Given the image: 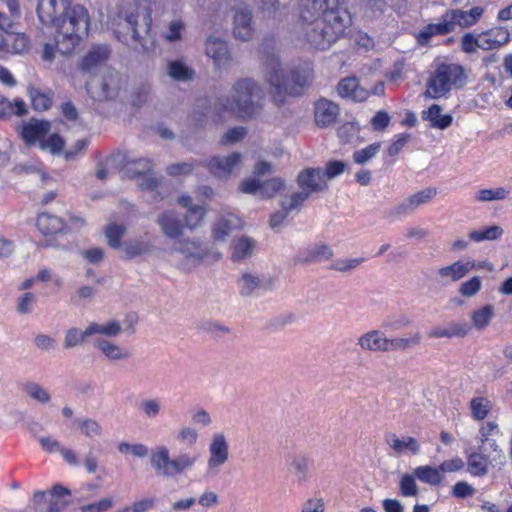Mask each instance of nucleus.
I'll list each match as a JSON object with an SVG mask.
<instances>
[{
	"label": "nucleus",
	"instance_id": "nucleus-52",
	"mask_svg": "<svg viewBox=\"0 0 512 512\" xmlns=\"http://www.w3.org/2000/svg\"><path fill=\"white\" fill-rule=\"evenodd\" d=\"M510 191L505 187H497L492 189H480L475 194L477 202H491L505 200L509 197Z\"/></svg>",
	"mask_w": 512,
	"mask_h": 512
},
{
	"label": "nucleus",
	"instance_id": "nucleus-51",
	"mask_svg": "<svg viewBox=\"0 0 512 512\" xmlns=\"http://www.w3.org/2000/svg\"><path fill=\"white\" fill-rule=\"evenodd\" d=\"M185 31V23L181 19L169 21L161 31V37L169 42H179L182 40V34Z\"/></svg>",
	"mask_w": 512,
	"mask_h": 512
},
{
	"label": "nucleus",
	"instance_id": "nucleus-49",
	"mask_svg": "<svg viewBox=\"0 0 512 512\" xmlns=\"http://www.w3.org/2000/svg\"><path fill=\"white\" fill-rule=\"evenodd\" d=\"M88 327L90 336L99 334L105 337H117L122 331L121 323L118 320H110L104 323L90 322Z\"/></svg>",
	"mask_w": 512,
	"mask_h": 512
},
{
	"label": "nucleus",
	"instance_id": "nucleus-17",
	"mask_svg": "<svg viewBox=\"0 0 512 512\" xmlns=\"http://www.w3.org/2000/svg\"><path fill=\"white\" fill-rule=\"evenodd\" d=\"M72 6L67 0H40L37 14L42 24L54 27Z\"/></svg>",
	"mask_w": 512,
	"mask_h": 512
},
{
	"label": "nucleus",
	"instance_id": "nucleus-25",
	"mask_svg": "<svg viewBox=\"0 0 512 512\" xmlns=\"http://www.w3.org/2000/svg\"><path fill=\"white\" fill-rule=\"evenodd\" d=\"M171 458L170 450L166 445H157L152 449L149 464L156 476L169 479Z\"/></svg>",
	"mask_w": 512,
	"mask_h": 512
},
{
	"label": "nucleus",
	"instance_id": "nucleus-54",
	"mask_svg": "<svg viewBox=\"0 0 512 512\" xmlns=\"http://www.w3.org/2000/svg\"><path fill=\"white\" fill-rule=\"evenodd\" d=\"M492 409V402L485 397H474L470 401V410L472 417L477 420H483Z\"/></svg>",
	"mask_w": 512,
	"mask_h": 512
},
{
	"label": "nucleus",
	"instance_id": "nucleus-27",
	"mask_svg": "<svg viewBox=\"0 0 512 512\" xmlns=\"http://www.w3.org/2000/svg\"><path fill=\"white\" fill-rule=\"evenodd\" d=\"M445 13L448 17V20L451 22V26L453 27L454 31L456 26L466 28L476 24L482 17L484 9L480 6H476L468 11L461 9H450Z\"/></svg>",
	"mask_w": 512,
	"mask_h": 512
},
{
	"label": "nucleus",
	"instance_id": "nucleus-5",
	"mask_svg": "<svg viewBox=\"0 0 512 512\" xmlns=\"http://www.w3.org/2000/svg\"><path fill=\"white\" fill-rule=\"evenodd\" d=\"M465 83L464 69L455 63H442L430 77L425 95L429 98H440L448 94L452 88H461Z\"/></svg>",
	"mask_w": 512,
	"mask_h": 512
},
{
	"label": "nucleus",
	"instance_id": "nucleus-24",
	"mask_svg": "<svg viewBox=\"0 0 512 512\" xmlns=\"http://www.w3.org/2000/svg\"><path fill=\"white\" fill-rule=\"evenodd\" d=\"M122 249L128 259L150 254L154 250V236L149 232H145L138 237L126 241Z\"/></svg>",
	"mask_w": 512,
	"mask_h": 512
},
{
	"label": "nucleus",
	"instance_id": "nucleus-31",
	"mask_svg": "<svg viewBox=\"0 0 512 512\" xmlns=\"http://www.w3.org/2000/svg\"><path fill=\"white\" fill-rule=\"evenodd\" d=\"M453 32L451 22L448 20L446 13H444L438 23H431L425 25L417 34V40L421 45L428 44L430 39L438 35H446Z\"/></svg>",
	"mask_w": 512,
	"mask_h": 512
},
{
	"label": "nucleus",
	"instance_id": "nucleus-63",
	"mask_svg": "<svg viewBox=\"0 0 512 512\" xmlns=\"http://www.w3.org/2000/svg\"><path fill=\"white\" fill-rule=\"evenodd\" d=\"M126 232V226L110 224L106 227L105 234L110 247L118 249L121 247V238Z\"/></svg>",
	"mask_w": 512,
	"mask_h": 512
},
{
	"label": "nucleus",
	"instance_id": "nucleus-60",
	"mask_svg": "<svg viewBox=\"0 0 512 512\" xmlns=\"http://www.w3.org/2000/svg\"><path fill=\"white\" fill-rule=\"evenodd\" d=\"M482 288V279L480 276H473L463 281L458 286V293L464 298L475 297Z\"/></svg>",
	"mask_w": 512,
	"mask_h": 512
},
{
	"label": "nucleus",
	"instance_id": "nucleus-28",
	"mask_svg": "<svg viewBox=\"0 0 512 512\" xmlns=\"http://www.w3.org/2000/svg\"><path fill=\"white\" fill-rule=\"evenodd\" d=\"M471 330L470 325L464 320L451 321L446 327H433L428 332V337L432 339L447 338L451 339L454 337L464 338L468 335Z\"/></svg>",
	"mask_w": 512,
	"mask_h": 512
},
{
	"label": "nucleus",
	"instance_id": "nucleus-7",
	"mask_svg": "<svg viewBox=\"0 0 512 512\" xmlns=\"http://www.w3.org/2000/svg\"><path fill=\"white\" fill-rule=\"evenodd\" d=\"M123 172L128 177L135 179L137 184L150 193L151 201H158L163 197H158L156 188L158 181L153 174V163L148 158H137L127 160L123 166Z\"/></svg>",
	"mask_w": 512,
	"mask_h": 512
},
{
	"label": "nucleus",
	"instance_id": "nucleus-36",
	"mask_svg": "<svg viewBox=\"0 0 512 512\" xmlns=\"http://www.w3.org/2000/svg\"><path fill=\"white\" fill-rule=\"evenodd\" d=\"M487 452V448L484 446L479 447V452H473L467 457V468L468 472L473 476L483 477L488 473L490 457H488L485 453Z\"/></svg>",
	"mask_w": 512,
	"mask_h": 512
},
{
	"label": "nucleus",
	"instance_id": "nucleus-33",
	"mask_svg": "<svg viewBox=\"0 0 512 512\" xmlns=\"http://www.w3.org/2000/svg\"><path fill=\"white\" fill-rule=\"evenodd\" d=\"M338 94L342 98H348L353 101H364L368 98L369 92L360 87L355 77H346L342 79L337 86Z\"/></svg>",
	"mask_w": 512,
	"mask_h": 512
},
{
	"label": "nucleus",
	"instance_id": "nucleus-38",
	"mask_svg": "<svg viewBox=\"0 0 512 512\" xmlns=\"http://www.w3.org/2000/svg\"><path fill=\"white\" fill-rule=\"evenodd\" d=\"M240 226V220L234 215L219 218L212 228V239L214 242H225L232 230Z\"/></svg>",
	"mask_w": 512,
	"mask_h": 512
},
{
	"label": "nucleus",
	"instance_id": "nucleus-55",
	"mask_svg": "<svg viewBox=\"0 0 512 512\" xmlns=\"http://www.w3.org/2000/svg\"><path fill=\"white\" fill-rule=\"evenodd\" d=\"M27 112L26 104L22 100L10 102L6 98L0 97V118L9 117L12 114L22 116Z\"/></svg>",
	"mask_w": 512,
	"mask_h": 512
},
{
	"label": "nucleus",
	"instance_id": "nucleus-46",
	"mask_svg": "<svg viewBox=\"0 0 512 512\" xmlns=\"http://www.w3.org/2000/svg\"><path fill=\"white\" fill-rule=\"evenodd\" d=\"M88 337H91L88 326L85 330H81L78 327H71L64 332L63 348L65 350H70L77 346H81L86 342Z\"/></svg>",
	"mask_w": 512,
	"mask_h": 512
},
{
	"label": "nucleus",
	"instance_id": "nucleus-15",
	"mask_svg": "<svg viewBox=\"0 0 512 512\" xmlns=\"http://www.w3.org/2000/svg\"><path fill=\"white\" fill-rule=\"evenodd\" d=\"M241 161L242 155L233 152L225 156H214L208 162H201V164L206 166L215 178L226 180L231 176L233 170L240 165Z\"/></svg>",
	"mask_w": 512,
	"mask_h": 512
},
{
	"label": "nucleus",
	"instance_id": "nucleus-39",
	"mask_svg": "<svg viewBox=\"0 0 512 512\" xmlns=\"http://www.w3.org/2000/svg\"><path fill=\"white\" fill-rule=\"evenodd\" d=\"M110 54V50L105 45L93 46L83 57L80 68L83 71H90L98 65L104 63Z\"/></svg>",
	"mask_w": 512,
	"mask_h": 512
},
{
	"label": "nucleus",
	"instance_id": "nucleus-44",
	"mask_svg": "<svg viewBox=\"0 0 512 512\" xmlns=\"http://www.w3.org/2000/svg\"><path fill=\"white\" fill-rule=\"evenodd\" d=\"M37 227L44 235H52L61 232L64 223L61 218L49 213H41L37 218Z\"/></svg>",
	"mask_w": 512,
	"mask_h": 512
},
{
	"label": "nucleus",
	"instance_id": "nucleus-29",
	"mask_svg": "<svg viewBox=\"0 0 512 512\" xmlns=\"http://www.w3.org/2000/svg\"><path fill=\"white\" fill-rule=\"evenodd\" d=\"M339 114L338 106L327 99H320L315 103L314 119L318 127H327L333 124Z\"/></svg>",
	"mask_w": 512,
	"mask_h": 512
},
{
	"label": "nucleus",
	"instance_id": "nucleus-21",
	"mask_svg": "<svg viewBox=\"0 0 512 512\" xmlns=\"http://www.w3.org/2000/svg\"><path fill=\"white\" fill-rule=\"evenodd\" d=\"M51 125L49 121L30 119L20 127V135L27 146H32L36 143L40 145V141L50 131Z\"/></svg>",
	"mask_w": 512,
	"mask_h": 512
},
{
	"label": "nucleus",
	"instance_id": "nucleus-13",
	"mask_svg": "<svg viewBox=\"0 0 512 512\" xmlns=\"http://www.w3.org/2000/svg\"><path fill=\"white\" fill-rule=\"evenodd\" d=\"M171 252L180 256L179 262L182 269L190 270L200 264L207 256L208 250L198 241L180 240L174 243Z\"/></svg>",
	"mask_w": 512,
	"mask_h": 512
},
{
	"label": "nucleus",
	"instance_id": "nucleus-3",
	"mask_svg": "<svg viewBox=\"0 0 512 512\" xmlns=\"http://www.w3.org/2000/svg\"><path fill=\"white\" fill-rule=\"evenodd\" d=\"M89 27V15L87 10L80 5H73L56 22L55 42L62 53L71 52L80 40L87 35Z\"/></svg>",
	"mask_w": 512,
	"mask_h": 512
},
{
	"label": "nucleus",
	"instance_id": "nucleus-11",
	"mask_svg": "<svg viewBox=\"0 0 512 512\" xmlns=\"http://www.w3.org/2000/svg\"><path fill=\"white\" fill-rule=\"evenodd\" d=\"M230 458V446L224 432L212 434L208 444V458L206 461V472L210 475L217 474Z\"/></svg>",
	"mask_w": 512,
	"mask_h": 512
},
{
	"label": "nucleus",
	"instance_id": "nucleus-23",
	"mask_svg": "<svg viewBox=\"0 0 512 512\" xmlns=\"http://www.w3.org/2000/svg\"><path fill=\"white\" fill-rule=\"evenodd\" d=\"M277 280L269 276L260 278L252 273H244L238 281L240 293L249 296L258 289L272 290L276 287Z\"/></svg>",
	"mask_w": 512,
	"mask_h": 512
},
{
	"label": "nucleus",
	"instance_id": "nucleus-22",
	"mask_svg": "<svg viewBox=\"0 0 512 512\" xmlns=\"http://www.w3.org/2000/svg\"><path fill=\"white\" fill-rule=\"evenodd\" d=\"M479 49L484 51L496 50L510 41V32L502 26L493 27L478 33Z\"/></svg>",
	"mask_w": 512,
	"mask_h": 512
},
{
	"label": "nucleus",
	"instance_id": "nucleus-57",
	"mask_svg": "<svg viewBox=\"0 0 512 512\" xmlns=\"http://www.w3.org/2000/svg\"><path fill=\"white\" fill-rule=\"evenodd\" d=\"M139 409L146 419H157L162 412V404L158 398H144L139 403Z\"/></svg>",
	"mask_w": 512,
	"mask_h": 512
},
{
	"label": "nucleus",
	"instance_id": "nucleus-1",
	"mask_svg": "<svg viewBox=\"0 0 512 512\" xmlns=\"http://www.w3.org/2000/svg\"><path fill=\"white\" fill-rule=\"evenodd\" d=\"M152 10L149 0H135L121 5L113 23L116 37L136 49L153 50L155 38L151 32Z\"/></svg>",
	"mask_w": 512,
	"mask_h": 512
},
{
	"label": "nucleus",
	"instance_id": "nucleus-41",
	"mask_svg": "<svg viewBox=\"0 0 512 512\" xmlns=\"http://www.w3.org/2000/svg\"><path fill=\"white\" fill-rule=\"evenodd\" d=\"M422 118L428 120L431 127L441 130L448 128L453 121L450 114H442V107L438 104H433L423 111Z\"/></svg>",
	"mask_w": 512,
	"mask_h": 512
},
{
	"label": "nucleus",
	"instance_id": "nucleus-64",
	"mask_svg": "<svg viewBox=\"0 0 512 512\" xmlns=\"http://www.w3.org/2000/svg\"><path fill=\"white\" fill-rule=\"evenodd\" d=\"M114 506V499L112 497H105L97 502L82 505L80 512H106Z\"/></svg>",
	"mask_w": 512,
	"mask_h": 512
},
{
	"label": "nucleus",
	"instance_id": "nucleus-53",
	"mask_svg": "<svg viewBox=\"0 0 512 512\" xmlns=\"http://www.w3.org/2000/svg\"><path fill=\"white\" fill-rule=\"evenodd\" d=\"M310 464V459L304 455H295L292 458L290 466L299 483H304L308 480Z\"/></svg>",
	"mask_w": 512,
	"mask_h": 512
},
{
	"label": "nucleus",
	"instance_id": "nucleus-10",
	"mask_svg": "<svg viewBox=\"0 0 512 512\" xmlns=\"http://www.w3.org/2000/svg\"><path fill=\"white\" fill-rule=\"evenodd\" d=\"M123 85L124 79L117 71H108L87 83L86 88L94 100L106 101L117 97Z\"/></svg>",
	"mask_w": 512,
	"mask_h": 512
},
{
	"label": "nucleus",
	"instance_id": "nucleus-30",
	"mask_svg": "<svg viewBox=\"0 0 512 512\" xmlns=\"http://www.w3.org/2000/svg\"><path fill=\"white\" fill-rule=\"evenodd\" d=\"M156 223L159 225L161 232L168 238L176 239L181 236L183 225L178 215L172 211H164L157 216Z\"/></svg>",
	"mask_w": 512,
	"mask_h": 512
},
{
	"label": "nucleus",
	"instance_id": "nucleus-26",
	"mask_svg": "<svg viewBox=\"0 0 512 512\" xmlns=\"http://www.w3.org/2000/svg\"><path fill=\"white\" fill-rule=\"evenodd\" d=\"M357 345L365 352H388V337L380 330H370L360 335Z\"/></svg>",
	"mask_w": 512,
	"mask_h": 512
},
{
	"label": "nucleus",
	"instance_id": "nucleus-20",
	"mask_svg": "<svg viewBox=\"0 0 512 512\" xmlns=\"http://www.w3.org/2000/svg\"><path fill=\"white\" fill-rule=\"evenodd\" d=\"M253 15L247 7H238L233 15L232 32L235 38L248 41L252 38L253 29Z\"/></svg>",
	"mask_w": 512,
	"mask_h": 512
},
{
	"label": "nucleus",
	"instance_id": "nucleus-62",
	"mask_svg": "<svg viewBox=\"0 0 512 512\" xmlns=\"http://www.w3.org/2000/svg\"><path fill=\"white\" fill-rule=\"evenodd\" d=\"M199 432L190 425H183L177 431L176 439L179 443L192 447L199 441Z\"/></svg>",
	"mask_w": 512,
	"mask_h": 512
},
{
	"label": "nucleus",
	"instance_id": "nucleus-9",
	"mask_svg": "<svg viewBox=\"0 0 512 512\" xmlns=\"http://www.w3.org/2000/svg\"><path fill=\"white\" fill-rule=\"evenodd\" d=\"M437 193V189L434 187L419 190L387 209L384 217L388 220H395L410 216L421 206L430 203Z\"/></svg>",
	"mask_w": 512,
	"mask_h": 512
},
{
	"label": "nucleus",
	"instance_id": "nucleus-8",
	"mask_svg": "<svg viewBox=\"0 0 512 512\" xmlns=\"http://www.w3.org/2000/svg\"><path fill=\"white\" fill-rule=\"evenodd\" d=\"M71 491L61 484H55L48 491H36L30 501L35 512H60L68 504Z\"/></svg>",
	"mask_w": 512,
	"mask_h": 512
},
{
	"label": "nucleus",
	"instance_id": "nucleus-42",
	"mask_svg": "<svg viewBox=\"0 0 512 512\" xmlns=\"http://www.w3.org/2000/svg\"><path fill=\"white\" fill-rule=\"evenodd\" d=\"M71 427H77L81 435L88 439L100 438L103 435L102 425L94 418L83 417L75 419Z\"/></svg>",
	"mask_w": 512,
	"mask_h": 512
},
{
	"label": "nucleus",
	"instance_id": "nucleus-18",
	"mask_svg": "<svg viewBox=\"0 0 512 512\" xmlns=\"http://www.w3.org/2000/svg\"><path fill=\"white\" fill-rule=\"evenodd\" d=\"M290 72L282 67L277 56L272 55L265 62V78L277 91H287Z\"/></svg>",
	"mask_w": 512,
	"mask_h": 512
},
{
	"label": "nucleus",
	"instance_id": "nucleus-37",
	"mask_svg": "<svg viewBox=\"0 0 512 512\" xmlns=\"http://www.w3.org/2000/svg\"><path fill=\"white\" fill-rule=\"evenodd\" d=\"M2 40L5 45L3 54H22L29 48V39L21 32H14L12 30L2 35Z\"/></svg>",
	"mask_w": 512,
	"mask_h": 512
},
{
	"label": "nucleus",
	"instance_id": "nucleus-14",
	"mask_svg": "<svg viewBox=\"0 0 512 512\" xmlns=\"http://www.w3.org/2000/svg\"><path fill=\"white\" fill-rule=\"evenodd\" d=\"M475 267L473 260H456L437 268L434 272V280L441 286H450L466 277Z\"/></svg>",
	"mask_w": 512,
	"mask_h": 512
},
{
	"label": "nucleus",
	"instance_id": "nucleus-2",
	"mask_svg": "<svg viewBox=\"0 0 512 512\" xmlns=\"http://www.w3.org/2000/svg\"><path fill=\"white\" fill-rule=\"evenodd\" d=\"M265 92L252 78H240L234 82L229 93L217 98L214 112L218 121L228 118L249 120L257 117L263 110Z\"/></svg>",
	"mask_w": 512,
	"mask_h": 512
},
{
	"label": "nucleus",
	"instance_id": "nucleus-48",
	"mask_svg": "<svg viewBox=\"0 0 512 512\" xmlns=\"http://www.w3.org/2000/svg\"><path fill=\"white\" fill-rule=\"evenodd\" d=\"M167 75L176 81L192 80L194 71L182 60H172L167 63Z\"/></svg>",
	"mask_w": 512,
	"mask_h": 512
},
{
	"label": "nucleus",
	"instance_id": "nucleus-6",
	"mask_svg": "<svg viewBox=\"0 0 512 512\" xmlns=\"http://www.w3.org/2000/svg\"><path fill=\"white\" fill-rule=\"evenodd\" d=\"M297 184L301 190L291 194L289 208H301L312 193H321L328 189L321 168L303 169L297 176Z\"/></svg>",
	"mask_w": 512,
	"mask_h": 512
},
{
	"label": "nucleus",
	"instance_id": "nucleus-58",
	"mask_svg": "<svg viewBox=\"0 0 512 512\" xmlns=\"http://www.w3.org/2000/svg\"><path fill=\"white\" fill-rule=\"evenodd\" d=\"M290 203H291V195L285 196L284 198H282V200L280 202L281 209L279 211H276L275 213H273L272 216L270 217L269 223L273 229L280 227L283 224L284 220L286 219V217L288 216L289 213H291L293 211H298L300 209V208H289Z\"/></svg>",
	"mask_w": 512,
	"mask_h": 512
},
{
	"label": "nucleus",
	"instance_id": "nucleus-56",
	"mask_svg": "<svg viewBox=\"0 0 512 512\" xmlns=\"http://www.w3.org/2000/svg\"><path fill=\"white\" fill-rule=\"evenodd\" d=\"M286 187L282 178L274 177L267 181L261 182L260 197L263 199L274 198L280 191Z\"/></svg>",
	"mask_w": 512,
	"mask_h": 512
},
{
	"label": "nucleus",
	"instance_id": "nucleus-43",
	"mask_svg": "<svg viewBox=\"0 0 512 512\" xmlns=\"http://www.w3.org/2000/svg\"><path fill=\"white\" fill-rule=\"evenodd\" d=\"M22 392L26 397L43 406L49 405L52 400L50 392L37 382L28 381L24 383Z\"/></svg>",
	"mask_w": 512,
	"mask_h": 512
},
{
	"label": "nucleus",
	"instance_id": "nucleus-59",
	"mask_svg": "<svg viewBox=\"0 0 512 512\" xmlns=\"http://www.w3.org/2000/svg\"><path fill=\"white\" fill-rule=\"evenodd\" d=\"M503 229L500 226L493 225L483 230H475L469 233V238L474 242L492 241L501 237Z\"/></svg>",
	"mask_w": 512,
	"mask_h": 512
},
{
	"label": "nucleus",
	"instance_id": "nucleus-50",
	"mask_svg": "<svg viewBox=\"0 0 512 512\" xmlns=\"http://www.w3.org/2000/svg\"><path fill=\"white\" fill-rule=\"evenodd\" d=\"M494 314V307L490 304L473 311L470 318L474 328L479 331L485 329L491 323Z\"/></svg>",
	"mask_w": 512,
	"mask_h": 512
},
{
	"label": "nucleus",
	"instance_id": "nucleus-16",
	"mask_svg": "<svg viewBox=\"0 0 512 512\" xmlns=\"http://www.w3.org/2000/svg\"><path fill=\"white\" fill-rule=\"evenodd\" d=\"M384 443L395 456H417L421 452L420 442L409 435L400 437L394 432H386L384 434Z\"/></svg>",
	"mask_w": 512,
	"mask_h": 512
},
{
	"label": "nucleus",
	"instance_id": "nucleus-45",
	"mask_svg": "<svg viewBox=\"0 0 512 512\" xmlns=\"http://www.w3.org/2000/svg\"><path fill=\"white\" fill-rule=\"evenodd\" d=\"M420 332H415L409 337L388 338V352H405L421 343Z\"/></svg>",
	"mask_w": 512,
	"mask_h": 512
},
{
	"label": "nucleus",
	"instance_id": "nucleus-40",
	"mask_svg": "<svg viewBox=\"0 0 512 512\" xmlns=\"http://www.w3.org/2000/svg\"><path fill=\"white\" fill-rule=\"evenodd\" d=\"M256 242L248 237L241 236L236 238L231 243V259L234 262H239L251 257L254 253Z\"/></svg>",
	"mask_w": 512,
	"mask_h": 512
},
{
	"label": "nucleus",
	"instance_id": "nucleus-35",
	"mask_svg": "<svg viewBox=\"0 0 512 512\" xmlns=\"http://www.w3.org/2000/svg\"><path fill=\"white\" fill-rule=\"evenodd\" d=\"M198 462V456L193 453H179L171 458L169 479L181 476L194 469Z\"/></svg>",
	"mask_w": 512,
	"mask_h": 512
},
{
	"label": "nucleus",
	"instance_id": "nucleus-47",
	"mask_svg": "<svg viewBox=\"0 0 512 512\" xmlns=\"http://www.w3.org/2000/svg\"><path fill=\"white\" fill-rule=\"evenodd\" d=\"M414 476L423 483L437 486L441 484L444 476L441 475L439 466L432 467L430 465L418 466L414 469Z\"/></svg>",
	"mask_w": 512,
	"mask_h": 512
},
{
	"label": "nucleus",
	"instance_id": "nucleus-19",
	"mask_svg": "<svg viewBox=\"0 0 512 512\" xmlns=\"http://www.w3.org/2000/svg\"><path fill=\"white\" fill-rule=\"evenodd\" d=\"M205 54L213 60L217 68L227 67L231 61L227 43L216 36H208L205 40Z\"/></svg>",
	"mask_w": 512,
	"mask_h": 512
},
{
	"label": "nucleus",
	"instance_id": "nucleus-61",
	"mask_svg": "<svg viewBox=\"0 0 512 512\" xmlns=\"http://www.w3.org/2000/svg\"><path fill=\"white\" fill-rule=\"evenodd\" d=\"M206 215L205 208L201 205L191 206L185 213V225L189 229H196L201 225Z\"/></svg>",
	"mask_w": 512,
	"mask_h": 512
},
{
	"label": "nucleus",
	"instance_id": "nucleus-4",
	"mask_svg": "<svg viewBox=\"0 0 512 512\" xmlns=\"http://www.w3.org/2000/svg\"><path fill=\"white\" fill-rule=\"evenodd\" d=\"M304 37L307 43L319 50H326L331 47L345 32L350 20L341 16H329L320 14L315 19L303 20Z\"/></svg>",
	"mask_w": 512,
	"mask_h": 512
},
{
	"label": "nucleus",
	"instance_id": "nucleus-12",
	"mask_svg": "<svg viewBox=\"0 0 512 512\" xmlns=\"http://www.w3.org/2000/svg\"><path fill=\"white\" fill-rule=\"evenodd\" d=\"M343 3L344 0H300V17L302 20L315 19L323 13L350 20L349 13L341 7Z\"/></svg>",
	"mask_w": 512,
	"mask_h": 512
},
{
	"label": "nucleus",
	"instance_id": "nucleus-34",
	"mask_svg": "<svg viewBox=\"0 0 512 512\" xmlns=\"http://www.w3.org/2000/svg\"><path fill=\"white\" fill-rule=\"evenodd\" d=\"M333 256L331 248L326 244H315L305 250L300 251L295 262L299 264H307L311 262H320L328 260Z\"/></svg>",
	"mask_w": 512,
	"mask_h": 512
},
{
	"label": "nucleus",
	"instance_id": "nucleus-32",
	"mask_svg": "<svg viewBox=\"0 0 512 512\" xmlns=\"http://www.w3.org/2000/svg\"><path fill=\"white\" fill-rule=\"evenodd\" d=\"M93 345L98 349L109 361H125L131 356L128 349L120 346L105 338L96 339Z\"/></svg>",
	"mask_w": 512,
	"mask_h": 512
}]
</instances>
